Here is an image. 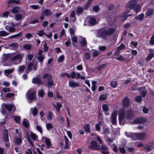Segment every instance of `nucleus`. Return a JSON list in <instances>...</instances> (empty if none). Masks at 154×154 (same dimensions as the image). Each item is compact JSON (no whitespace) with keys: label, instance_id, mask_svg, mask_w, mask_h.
<instances>
[{"label":"nucleus","instance_id":"11","mask_svg":"<svg viewBox=\"0 0 154 154\" xmlns=\"http://www.w3.org/2000/svg\"><path fill=\"white\" fill-rule=\"evenodd\" d=\"M89 147L92 149H100V146L98 145L97 143L95 141H92L90 144L89 146Z\"/></svg>","mask_w":154,"mask_h":154},{"label":"nucleus","instance_id":"7","mask_svg":"<svg viewBox=\"0 0 154 154\" xmlns=\"http://www.w3.org/2000/svg\"><path fill=\"white\" fill-rule=\"evenodd\" d=\"M43 79L47 78L48 79V82L47 85L48 87L54 85V83L53 79H52V76L49 74H44L42 76Z\"/></svg>","mask_w":154,"mask_h":154},{"label":"nucleus","instance_id":"13","mask_svg":"<svg viewBox=\"0 0 154 154\" xmlns=\"http://www.w3.org/2000/svg\"><path fill=\"white\" fill-rule=\"evenodd\" d=\"M154 148V142L148 143L144 148V150L147 152L150 151Z\"/></svg>","mask_w":154,"mask_h":154},{"label":"nucleus","instance_id":"48","mask_svg":"<svg viewBox=\"0 0 154 154\" xmlns=\"http://www.w3.org/2000/svg\"><path fill=\"white\" fill-rule=\"evenodd\" d=\"M144 14H141L139 15L138 16L135 17V18L138 20H142L144 17Z\"/></svg>","mask_w":154,"mask_h":154},{"label":"nucleus","instance_id":"26","mask_svg":"<svg viewBox=\"0 0 154 154\" xmlns=\"http://www.w3.org/2000/svg\"><path fill=\"white\" fill-rule=\"evenodd\" d=\"M17 45L15 43H12L11 44H8L7 47L10 49L15 50L17 47Z\"/></svg>","mask_w":154,"mask_h":154},{"label":"nucleus","instance_id":"6","mask_svg":"<svg viewBox=\"0 0 154 154\" xmlns=\"http://www.w3.org/2000/svg\"><path fill=\"white\" fill-rule=\"evenodd\" d=\"M99 21L98 19H95L94 17H91L89 19L86 18L85 20L84 25H94L98 23Z\"/></svg>","mask_w":154,"mask_h":154},{"label":"nucleus","instance_id":"47","mask_svg":"<svg viewBox=\"0 0 154 154\" xmlns=\"http://www.w3.org/2000/svg\"><path fill=\"white\" fill-rule=\"evenodd\" d=\"M9 11H6L3 13V14H0V17H4L5 18H7L8 17V15L9 14Z\"/></svg>","mask_w":154,"mask_h":154},{"label":"nucleus","instance_id":"22","mask_svg":"<svg viewBox=\"0 0 154 154\" xmlns=\"http://www.w3.org/2000/svg\"><path fill=\"white\" fill-rule=\"evenodd\" d=\"M32 82L33 83L37 84L38 85L42 84L40 79L37 77L33 78L32 80Z\"/></svg>","mask_w":154,"mask_h":154},{"label":"nucleus","instance_id":"54","mask_svg":"<svg viewBox=\"0 0 154 154\" xmlns=\"http://www.w3.org/2000/svg\"><path fill=\"white\" fill-rule=\"evenodd\" d=\"M110 85L113 88H116L117 85V83L116 81H113L110 82Z\"/></svg>","mask_w":154,"mask_h":154},{"label":"nucleus","instance_id":"41","mask_svg":"<svg viewBox=\"0 0 154 154\" xmlns=\"http://www.w3.org/2000/svg\"><path fill=\"white\" fill-rule=\"evenodd\" d=\"M31 138L34 140L36 141L38 140V136L35 134L31 133L30 134Z\"/></svg>","mask_w":154,"mask_h":154},{"label":"nucleus","instance_id":"12","mask_svg":"<svg viewBox=\"0 0 154 154\" xmlns=\"http://www.w3.org/2000/svg\"><path fill=\"white\" fill-rule=\"evenodd\" d=\"M36 34L38 35L40 37H42L43 36V35H45L49 38H51L52 36V33L51 32H50L48 35L46 34L44 32L43 30H41L38 31Z\"/></svg>","mask_w":154,"mask_h":154},{"label":"nucleus","instance_id":"64","mask_svg":"<svg viewBox=\"0 0 154 154\" xmlns=\"http://www.w3.org/2000/svg\"><path fill=\"white\" fill-rule=\"evenodd\" d=\"M148 50L149 52H150L149 54L152 57H154V49H151L150 48Z\"/></svg>","mask_w":154,"mask_h":154},{"label":"nucleus","instance_id":"30","mask_svg":"<svg viewBox=\"0 0 154 154\" xmlns=\"http://www.w3.org/2000/svg\"><path fill=\"white\" fill-rule=\"evenodd\" d=\"M70 17L72 18L71 21L73 22H75L76 21V18L75 16V12L74 11H71L70 14Z\"/></svg>","mask_w":154,"mask_h":154},{"label":"nucleus","instance_id":"28","mask_svg":"<svg viewBox=\"0 0 154 154\" xmlns=\"http://www.w3.org/2000/svg\"><path fill=\"white\" fill-rule=\"evenodd\" d=\"M24 17V15L20 14H18L16 15L15 19V20L18 21L23 19Z\"/></svg>","mask_w":154,"mask_h":154},{"label":"nucleus","instance_id":"34","mask_svg":"<svg viewBox=\"0 0 154 154\" xmlns=\"http://www.w3.org/2000/svg\"><path fill=\"white\" fill-rule=\"evenodd\" d=\"M14 69L13 68L11 69H8L4 71V74L5 75L8 76V75L13 72L14 71Z\"/></svg>","mask_w":154,"mask_h":154},{"label":"nucleus","instance_id":"38","mask_svg":"<svg viewBox=\"0 0 154 154\" xmlns=\"http://www.w3.org/2000/svg\"><path fill=\"white\" fill-rule=\"evenodd\" d=\"M12 117L14 119L15 122L19 123L20 121L21 117L19 116H13Z\"/></svg>","mask_w":154,"mask_h":154},{"label":"nucleus","instance_id":"52","mask_svg":"<svg viewBox=\"0 0 154 154\" xmlns=\"http://www.w3.org/2000/svg\"><path fill=\"white\" fill-rule=\"evenodd\" d=\"M75 73L74 72H72L70 74H69L68 78H71L73 79L75 78Z\"/></svg>","mask_w":154,"mask_h":154},{"label":"nucleus","instance_id":"17","mask_svg":"<svg viewBox=\"0 0 154 154\" xmlns=\"http://www.w3.org/2000/svg\"><path fill=\"white\" fill-rule=\"evenodd\" d=\"M33 66V70L35 71L37 68V64L33 65L32 63H29V64L28 67L27 71H26L27 73L30 72L32 70V67Z\"/></svg>","mask_w":154,"mask_h":154},{"label":"nucleus","instance_id":"61","mask_svg":"<svg viewBox=\"0 0 154 154\" xmlns=\"http://www.w3.org/2000/svg\"><path fill=\"white\" fill-rule=\"evenodd\" d=\"M77 38L75 36H73L72 37V40L73 44L75 45V43L77 42Z\"/></svg>","mask_w":154,"mask_h":154},{"label":"nucleus","instance_id":"46","mask_svg":"<svg viewBox=\"0 0 154 154\" xmlns=\"http://www.w3.org/2000/svg\"><path fill=\"white\" fill-rule=\"evenodd\" d=\"M23 48L25 50H29L32 48V46L29 44H26L23 46Z\"/></svg>","mask_w":154,"mask_h":154},{"label":"nucleus","instance_id":"9","mask_svg":"<svg viewBox=\"0 0 154 154\" xmlns=\"http://www.w3.org/2000/svg\"><path fill=\"white\" fill-rule=\"evenodd\" d=\"M17 24H14L12 22L9 24V25L5 26L6 29L11 32H13L15 31L16 29L13 26H17Z\"/></svg>","mask_w":154,"mask_h":154},{"label":"nucleus","instance_id":"23","mask_svg":"<svg viewBox=\"0 0 154 154\" xmlns=\"http://www.w3.org/2000/svg\"><path fill=\"white\" fill-rule=\"evenodd\" d=\"M21 9L18 6H15L12 8L11 10V12L13 14H16L20 11Z\"/></svg>","mask_w":154,"mask_h":154},{"label":"nucleus","instance_id":"27","mask_svg":"<svg viewBox=\"0 0 154 154\" xmlns=\"http://www.w3.org/2000/svg\"><path fill=\"white\" fill-rule=\"evenodd\" d=\"M69 86L71 88H75L76 86L79 87V86L78 83L75 82L71 81H70L69 82Z\"/></svg>","mask_w":154,"mask_h":154},{"label":"nucleus","instance_id":"33","mask_svg":"<svg viewBox=\"0 0 154 154\" xmlns=\"http://www.w3.org/2000/svg\"><path fill=\"white\" fill-rule=\"evenodd\" d=\"M30 112L34 116H35L37 114L38 111L36 107H34L31 109Z\"/></svg>","mask_w":154,"mask_h":154},{"label":"nucleus","instance_id":"4","mask_svg":"<svg viewBox=\"0 0 154 154\" xmlns=\"http://www.w3.org/2000/svg\"><path fill=\"white\" fill-rule=\"evenodd\" d=\"M115 30L112 28L108 29L107 31L103 29L99 30L97 33V35L99 37H103L105 35H109Z\"/></svg>","mask_w":154,"mask_h":154},{"label":"nucleus","instance_id":"40","mask_svg":"<svg viewBox=\"0 0 154 154\" xmlns=\"http://www.w3.org/2000/svg\"><path fill=\"white\" fill-rule=\"evenodd\" d=\"M22 34V33L21 32H20L17 34L11 35L10 37H9L8 38L9 39H12L14 38H16L18 36H19L21 35Z\"/></svg>","mask_w":154,"mask_h":154},{"label":"nucleus","instance_id":"21","mask_svg":"<svg viewBox=\"0 0 154 154\" xmlns=\"http://www.w3.org/2000/svg\"><path fill=\"white\" fill-rule=\"evenodd\" d=\"M3 140H4L5 142H7L8 141V131L7 129H5L3 131Z\"/></svg>","mask_w":154,"mask_h":154},{"label":"nucleus","instance_id":"3","mask_svg":"<svg viewBox=\"0 0 154 154\" xmlns=\"http://www.w3.org/2000/svg\"><path fill=\"white\" fill-rule=\"evenodd\" d=\"M126 135L127 137L132 138L134 140L143 139L146 136V133H134L131 132L128 134H126Z\"/></svg>","mask_w":154,"mask_h":154},{"label":"nucleus","instance_id":"5","mask_svg":"<svg viewBox=\"0 0 154 154\" xmlns=\"http://www.w3.org/2000/svg\"><path fill=\"white\" fill-rule=\"evenodd\" d=\"M26 97L29 101L30 102L32 100L36 99V91L33 90H29L26 93Z\"/></svg>","mask_w":154,"mask_h":154},{"label":"nucleus","instance_id":"36","mask_svg":"<svg viewBox=\"0 0 154 154\" xmlns=\"http://www.w3.org/2000/svg\"><path fill=\"white\" fill-rule=\"evenodd\" d=\"M92 55L94 57H95L98 55L99 52L95 50H92L91 51Z\"/></svg>","mask_w":154,"mask_h":154},{"label":"nucleus","instance_id":"43","mask_svg":"<svg viewBox=\"0 0 154 154\" xmlns=\"http://www.w3.org/2000/svg\"><path fill=\"white\" fill-rule=\"evenodd\" d=\"M23 124L25 127H27L29 125V122L27 119H25L23 121Z\"/></svg>","mask_w":154,"mask_h":154},{"label":"nucleus","instance_id":"42","mask_svg":"<svg viewBox=\"0 0 154 154\" xmlns=\"http://www.w3.org/2000/svg\"><path fill=\"white\" fill-rule=\"evenodd\" d=\"M92 85L91 87V89L93 91H94L96 89V85L97 82L96 81H93L92 82Z\"/></svg>","mask_w":154,"mask_h":154},{"label":"nucleus","instance_id":"56","mask_svg":"<svg viewBox=\"0 0 154 154\" xmlns=\"http://www.w3.org/2000/svg\"><path fill=\"white\" fill-rule=\"evenodd\" d=\"M105 66V64H101L97 66L96 68L97 70H100L103 68Z\"/></svg>","mask_w":154,"mask_h":154},{"label":"nucleus","instance_id":"31","mask_svg":"<svg viewBox=\"0 0 154 154\" xmlns=\"http://www.w3.org/2000/svg\"><path fill=\"white\" fill-rule=\"evenodd\" d=\"M103 122H99L95 125V129L97 131H99L100 130V127L103 125Z\"/></svg>","mask_w":154,"mask_h":154},{"label":"nucleus","instance_id":"18","mask_svg":"<svg viewBox=\"0 0 154 154\" xmlns=\"http://www.w3.org/2000/svg\"><path fill=\"white\" fill-rule=\"evenodd\" d=\"M42 51L41 50H39L38 53V55L37 57L38 59L39 62H41V64H42V62L43 60L44 59V55H42Z\"/></svg>","mask_w":154,"mask_h":154},{"label":"nucleus","instance_id":"51","mask_svg":"<svg viewBox=\"0 0 154 154\" xmlns=\"http://www.w3.org/2000/svg\"><path fill=\"white\" fill-rule=\"evenodd\" d=\"M106 95L105 94H103L100 96L99 100H106Z\"/></svg>","mask_w":154,"mask_h":154},{"label":"nucleus","instance_id":"39","mask_svg":"<svg viewBox=\"0 0 154 154\" xmlns=\"http://www.w3.org/2000/svg\"><path fill=\"white\" fill-rule=\"evenodd\" d=\"M44 94V91L42 89H40L38 92V96L39 97H42Z\"/></svg>","mask_w":154,"mask_h":154},{"label":"nucleus","instance_id":"1","mask_svg":"<svg viewBox=\"0 0 154 154\" xmlns=\"http://www.w3.org/2000/svg\"><path fill=\"white\" fill-rule=\"evenodd\" d=\"M24 56L23 54L13 53L5 54L4 57L5 60L10 59V61L13 64L15 65L20 63Z\"/></svg>","mask_w":154,"mask_h":154},{"label":"nucleus","instance_id":"10","mask_svg":"<svg viewBox=\"0 0 154 154\" xmlns=\"http://www.w3.org/2000/svg\"><path fill=\"white\" fill-rule=\"evenodd\" d=\"M2 107L6 108L7 110L10 111L12 110L14 111L16 110V108L13 104H2Z\"/></svg>","mask_w":154,"mask_h":154},{"label":"nucleus","instance_id":"32","mask_svg":"<svg viewBox=\"0 0 154 154\" xmlns=\"http://www.w3.org/2000/svg\"><path fill=\"white\" fill-rule=\"evenodd\" d=\"M107 20L109 24L112 25L113 24V23L115 21V19L113 17H109L107 18Z\"/></svg>","mask_w":154,"mask_h":154},{"label":"nucleus","instance_id":"62","mask_svg":"<svg viewBox=\"0 0 154 154\" xmlns=\"http://www.w3.org/2000/svg\"><path fill=\"white\" fill-rule=\"evenodd\" d=\"M25 67L24 66H20L18 69V72L20 73L22 72L25 69Z\"/></svg>","mask_w":154,"mask_h":154},{"label":"nucleus","instance_id":"14","mask_svg":"<svg viewBox=\"0 0 154 154\" xmlns=\"http://www.w3.org/2000/svg\"><path fill=\"white\" fill-rule=\"evenodd\" d=\"M78 39L80 40L81 45L82 46L86 47L87 43L85 38H83L79 36L78 37Z\"/></svg>","mask_w":154,"mask_h":154},{"label":"nucleus","instance_id":"53","mask_svg":"<svg viewBox=\"0 0 154 154\" xmlns=\"http://www.w3.org/2000/svg\"><path fill=\"white\" fill-rule=\"evenodd\" d=\"M119 148V151L121 153H124L125 152L126 150L123 147L120 146Z\"/></svg>","mask_w":154,"mask_h":154},{"label":"nucleus","instance_id":"44","mask_svg":"<svg viewBox=\"0 0 154 154\" xmlns=\"http://www.w3.org/2000/svg\"><path fill=\"white\" fill-rule=\"evenodd\" d=\"M46 129L47 130H51L53 127V125L51 123H47L46 124Z\"/></svg>","mask_w":154,"mask_h":154},{"label":"nucleus","instance_id":"58","mask_svg":"<svg viewBox=\"0 0 154 154\" xmlns=\"http://www.w3.org/2000/svg\"><path fill=\"white\" fill-rule=\"evenodd\" d=\"M135 100L136 102H139L142 100V98L141 96H138L136 97Z\"/></svg>","mask_w":154,"mask_h":154},{"label":"nucleus","instance_id":"63","mask_svg":"<svg viewBox=\"0 0 154 154\" xmlns=\"http://www.w3.org/2000/svg\"><path fill=\"white\" fill-rule=\"evenodd\" d=\"M37 130L41 134L42 133V129L41 127L39 125H37L36 127Z\"/></svg>","mask_w":154,"mask_h":154},{"label":"nucleus","instance_id":"2","mask_svg":"<svg viewBox=\"0 0 154 154\" xmlns=\"http://www.w3.org/2000/svg\"><path fill=\"white\" fill-rule=\"evenodd\" d=\"M131 117V113L128 111H125L122 109L119 110V120L120 124L129 123Z\"/></svg>","mask_w":154,"mask_h":154},{"label":"nucleus","instance_id":"55","mask_svg":"<svg viewBox=\"0 0 154 154\" xmlns=\"http://www.w3.org/2000/svg\"><path fill=\"white\" fill-rule=\"evenodd\" d=\"M64 58V56L63 55L60 56L59 58L57 59V61L58 62H62Z\"/></svg>","mask_w":154,"mask_h":154},{"label":"nucleus","instance_id":"29","mask_svg":"<svg viewBox=\"0 0 154 154\" xmlns=\"http://www.w3.org/2000/svg\"><path fill=\"white\" fill-rule=\"evenodd\" d=\"M22 142V140L20 136H18V137H16L15 138V142L17 145H20Z\"/></svg>","mask_w":154,"mask_h":154},{"label":"nucleus","instance_id":"24","mask_svg":"<svg viewBox=\"0 0 154 154\" xmlns=\"http://www.w3.org/2000/svg\"><path fill=\"white\" fill-rule=\"evenodd\" d=\"M54 107L55 108L56 110L58 112H59L60 111V109L61 107H62V104L59 102H57L56 104L54 105Z\"/></svg>","mask_w":154,"mask_h":154},{"label":"nucleus","instance_id":"37","mask_svg":"<svg viewBox=\"0 0 154 154\" xmlns=\"http://www.w3.org/2000/svg\"><path fill=\"white\" fill-rule=\"evenodd\" d=\"M52 14V12L48 9H46L43 12V15H45L46 16H49Z\"/></svg>","mask_w":154,"mask_h":154},{"label":"nucleus","instance_id":"59","mask_svg":"<svg viewBox=\"0 0 154 154\" xmlns=\"http://www.w3.org/2000/svg\"><path fill=\"white\" fill-rule=\"evenodd\" d=\"M95 139L98 141L100 144L102 143L103 141L101 138L97 135L95 136Z\"/></svg>","mask_w":154,"mask_h":154},{"label":"nucleus","instance_id":"8","mask_svg":"<svg viewBox=\"0 0 154 154\" xmlns=\"http://www.w3.org/2000/svg\"><path fill=\"white\" fill-rule=\"evenodd\" d=\"M117 114V111L115 110L112 113L110 120L111 123L115 125L116 123V117Z\"/></svg>","mask_w":154,"mask_h":154},{"label":"nucleus","instance_id":"20","mask_svg":"<svg viewBox=\"0 0 154 154\" xmlns=\"http://www.w3.org/2000/svg\"><path fill=\"white\" fill-rule=\"evenodd\" d=\"M129 99L125 97L122 100V106L123 107L126 108L129 105Z\"/></svg>","mask_w":154,"mask_h":154},{"label":"nucleus","instance_id":"19","mask_svg":"<svg viewBox=\"0 0 154 154\" xmlns=\"http://www.w3.org/2000/svg\"><path fill=\"white\" fill-rule=\"evenodd\" d=\"M108 148L105 145H102L100 149L101 150V152L103 154H108Z\"/></svg>","mask_w":154,"mask_h":154},{"label":"nucleus","instance_id":"60","mask_svg":"<svg viewBox=\"0 0 154 154\" xmlns=\"http://www.w3.org/2000/svg\"><path fill=\"white\" fill-rule=\"evenodd\" d=\"M14 3L17 4H20V2L19 0H9L8 2V4L10 3Z\"/></svg>","mask_w":154,"mask_h":154},{"label":"nucleus","instance_id":"25","mask_svg":"<svg viewBox=\"0 0 154 154\" xmlns=\"http://www.w3.org/2000/svg\"><path fill=\"white\" fill-rule=\"evenodd\" d=\"M139 91L140 92L142 97H144L145 96L146 92L145 87L139 88Z\"/></svg>","mask_w":154,"mask_h":154},{"label":"nucleus","instance_id":"16","mask_svg":"<svg viewBox=\"0 0 154 154\" xmlns=\"http://www.w3.org/2000/svg\"><path fill=\"white\" fill-rule=\"evenodd\" d=\"M146 122V120L143 118H138L135 119L132 122L133 124H139L143 123Z\"/></svg>","mask_w":154,"mask_h":154},{"label":"nucleus","instance_id":"50","mask_svg":"<svg viewBox=\"0 0 154 154\" xmlns=\"http://www.w3.org/2000/svg\"><path fill=\"white\" fill-rule=\"evenodd\" d=\"M83 11V8L81 7H78L76 11H77V14L78 16H79V14L82 13V12Z\"/></svg>","mask_w":154,"mask_h":154},{"label":"nucleus","instance_id":"57","mask_svg":"<svg viewBox=\"0 0 154 154\" xmlns=\"http://www.w3.org/2000/svg\"><path fill=\"white\" fill-rule=\"evenodd\" d=\"M153 12V10L152 9H149L146 13V15L148 16L151 15Z\"/></svg>","mask_w":154,"mask_h":154},{"label":"nucleus","instance_id":"49","mask_svg":"<svg viewBox=\"0 0 154 154\" xmlns=\"http://www.w3.org/2000/svg\"><path fill=\"white\" fill-rule=\"evenodd\" d=\"M8 34V33L5 31H0V36H5L7 35Z\"/></svg>","mask_w":154,"mask_h":154},{"label":"nucleus","instance_id":"35","mask_svg":"<svg viewBox=\"0 0 154 154\" xmlns=\"http://www.w3.org/2000/svg\"><path fill=\"white\" fill-rule=\"evenodd\" d=\"M84 127L85 132L87 133H90V127L89 124H86L84 126Z\"/></svg>","mask_w":154,"mask_h":154},{"label":"nucleus","instance_id":"45","mask_svg":"<svg viewBox=\"0 0 154 154\" xmlns=\"http://www.w3.org/2000/svg\"><path fill=\"white\" fill-rule=\"evenodd\" d=\"M53 113L51 112H48V114L47 116V119L50 120H51L52 119Z\"/></svg>","mask_w":154,"mask_h":154},{"label":"nucleus","instance_id":"15","mask_svg":"<svg viewBox=\"0 0 154 154\" xmlns=\"http://www.w3.org/2000/svg\"><path fill=\"white\" fill-rule=\"evenodd\" d=\"M42 140L44 141L46 145V147L47 148H49L51 146V140L45 137H42Z\"/></svg>","mask_w":154,"mask_h":154}]
</instances>
